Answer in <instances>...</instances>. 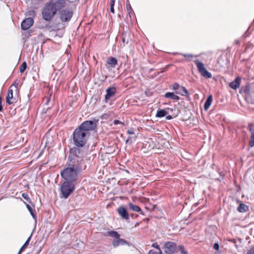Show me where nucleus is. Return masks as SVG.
<instances>
[{"instance_id": "1", "label": "nucleus", "mask_w": 254, "mask_h": 254, "mask_svg": "<svg viewBox=\"0 0 254 254\" xmlns=\"http://www.w3.org/2000/svg\"><path fill=\"white\" fill-rule=\"evenodd\" d=\"M68 160V166L79 173L86 168L85 160L80 150L77 147H74L70 149Z\"/></svg>"}, {"instance_id": "2", "label": "nucleus", "mask_w": 254, "mask_h": 254, "mask_svg": "<svg viewBox=\"0 0 254 254\" xmlns=\"http://www.w3.org/2000/svg\"><path fill=\"white\" fill-rule=\"evenodd\" d=\"M72 135L73 144L75 145V147L79 148L85 145L90 133L81 130L77 127L74 129Z\"/></svg>"}, {"instance_id": "3", "label": "nucleus", "mask_w": 254, "mask_h": 254, "mask_svg": "<svg viewBox=\"0 0 254 254\" xmlns=\"http://www.w3.org/2000/svg\"><path fill=\"white\" fill-rule=\"evenodd\" d=\"M59 6V1L47 3L42 11L43 19L47 21H51L56 14Z\"/></svg>"}, {"instance_id": "4", "label": "nucleus", "mask_w": 254, "mask_h": 254, "mask_svg": "<svg viewBox=\"0 0 254 254\" xmlns=\"http://www.w3.org/2000/svg\"><path fill=\"white\" fill-rule=\"evenodd\" d=\"M79 173V172L68 166V167L61 172V175L65 181L74 182L76 181L77 176Z\"/></svg>"}, {"instance_id": "5", "label": "nucleus", "mask_w": 254, "mask_h": 254, "mask_svg": "<svg viewBox=\"0 0 254 254\" xmlns=\"http://www.w3.org/2000/svg\"><path fill=\"white\" fill-rule=\"evenodd\" d=\"M74 190V185L73 182L64 181L61 187V191L63 197L65 198H67Z\"/></svg>"}, {"instance_id": "6", "label": "nucleus", "mask_w": 254, "mask_h": 254, "mask_svg": "<svg viewBox=\"0 0 254 254\" xmlns=\"http://www.w3.org/2000/svg\"><path fill=\"white\" fill-rule=\"evenodd\" d=\"M73 10L71 8L62 9L60 12V18L64 23H68L73 16Z\"/></svg>"}, {"instance_id": "7", "label": "nucleus", "mask_w": 254, "mask_h": 254, "mask_svg": "<svg viewBox=\"0 0 254 254\" xmlns=\"http://www.w3.org/2000/svg\"><path fill=\"white\" fill-rule=\"evenodd\" d=\"M96 126V122L93 121H86L83 122L78 128L87 133H90V131L94 130Z\"/></svg>"}, {"instance_id": "8", "label": "nucleus", "mask_w": 254, "mask_h": 254, "mask_svg": "<svg viewBox=\"0 0 254 254\" xmlns=\"http://www.w3.org/2000/svg\"><path fill=\"white\" fill-rule=\"evenodd\" d=\"M194 63L197 66L199 72L202 76L206 78H210L212 77L211 73L206 69L204 64L202 62L198 60H195Z\"/></svg>"}, {"instance_id": "9", "label": "nucleus", "mask_w": 254, "mask_h": 254, "mask_svg": "<svg viewBox=\"0 0 254 254\" xmlns=\"http://www.w3.org/2000/svg\"><path fill=\"white\" fill-rule=\"evenodd\" d=\"M176 249V244L173 242H167L164 245V252L167 254H172Z\"/></svg>"}, {"instance_id": "10", "label": "nucleus", "mask_w": 254, "mask_h": 254, "mask_svg": "<svg viewBox=\"0 0 254 254\" xmlns=\"http://www.w3.org/2000/svg\"><path fill=\"white\" fill-rule=\"evenodd\" d=\"M34 23V20L32 17H28L23 20L21 24V29L26 30L29 29Z\"/></svg>"}, {"instance_id": "11", "label": "nucleus", "mask_w": 254, "mask_h": 254, "mask_svg": "<svg viewBox=\"0 0 254 254\" xmlns=\"http://www.w3.org/2000/svg\"><path fill=\"white\" fill-rule=\"evenodd\" d=\"M13 87H14L15 89L17 90V83H16L15 82L14 83L10 86V87H9V88L8 89V94L6 97V102L9 105L12 104V103L13 102V101H11V100L13 99V90L12 89V88Z\"/></svg>"}, {"instance_id": "12", "label": "nucleus", "mask_w": 254, "mask_h": 254, "mask_svg": "<svg viewBox=\"0 0 254 254\" xmlns=\"http://www.w3.org/2000/svg\"><path fill=\"white\" fill-rule=\"evenodd\" d=\"M116 92V88L114 87H111L106 89V94L105 97V101L108 102L109 100L113 97Z\"/></svg>"}, {"instance_id": "13", "label": "nucleus", "mask_w": 254, "mask_h": 254, "mask_svg": "<svg viewBox=\"0 0 254 254\" xmlns=\"http://www.w3.org/2000/svg\"><path fill=\"white\" fill-rule=\"evenodd\" d=\"M117 211L122 218L126 220L129 219V215L127 211L124 206H119L117 209Z\"/></svg>"}, {"instance_id": "14", "label": "nucleus", "mask_w": 254, "mask_h": 254, "mask_svg": "<svg viewBox=\"0 0 254 254\" xmlns=\"http://www.w3.org/2000/svg\"><path fill=\"white\" fill-rule=\"evenodd\" d=\"M113 246L114 247H117L119 245H129V243L127 242L126 240L123 239H121L120 237L117 239H115L113 241L112 243Z\"/></svg>"}, {"instance_id": "15", "label": "nucleus", "mask_w": 254, "mask_h": 254, "mask_svg": "<svg viewBox=\"0 0 254 254\" xmlns=\"http://www.w3.org/2000/svg\"><path fill=\"white\" fill-rule=\"evenodd\" d=\"M249 128L252 134L251 138L249 144L251 147H253L254 146V124H249Z\"/></svg>"}, {"instance_id": "16", "label": "nucleus", "mask_w": 254, "mask_h": 254, "mask_svg": "<svg viewBox=\"0 0 254 254\" xmlns=\"http://www.w3.org/2000/svg\"><path fill=\"white\" fill-rule=\"evenodd\" d=\"M240 80L239 77H237L233 81L230 83L229 86L233 89H237L240 86Z\"/></svg>"}, {"instance_id": "17", "label": "nucleus", "mask_w": 254, "mask_h": 254, "mask_svg": "<svg viewBox=\"0 0 254 254\" xmlns=\"http://www.w3.org/2000/svg\"><path fill=\"white\" fill-rule=\"evenodd\" d=\"M118 61L115 58L109 57L107 60V64L111 67L114 68L117 64Z\"/></svg>"}, {"instance_id": "18", "label": "nucleus", "mask_w": 254, "mask_h": 254, "mask_svg": "<svg viewBox=\"0 0 254 254\" xmlns=\"http://www.w3.org/2000/svg\"><path fill=\"white\" fill-rule=\"evenodd\" d=\"M128 205L129 208L130 210L134 211L135 212H140V214H142V211H141L140 208L138 205H134V204H132V203H128Z\"/></svg>"}, {"instance_id": "19", "label": "nucleus", "mask_w": 254, "mask_h": 254, "mask_svg": "<svg viewBox=\"0 0 254 254\" xmlns=\"http://www.w3.org/2000/svg\"><path fill=\"white\" fill-rule=\"evenodd\" d=\"M164 97L166 98H170L175 100H179L180 99L178 96L175 95L173 92H167L165 93Z\"/></svg>"}, {"instance_id": "20", "label": "nucleus", "mask_w": 254, "mask_h": 254, "mask_svg": "<svg viewBox=\"0 0 254 254\" xmlns=\"http://www.w3.org/2000/svg\"><path fill=\"white\" fill-rule=\"evenodd\" d=\"M168 112L165 109H161L157 111L156 114V117L162 118L166 116Z\"/></svg>"}, {"instance_id": "21", "label": "nucleus", "mask_w": 254, "mask_h": 254, "mask_svg": "<svg viewBox=\"0 0 254 254\" xmlns=\"http://www.w3.org/2000/svg\"><path fill=\"white\" fill-rule=\"evenodd\" d=\"M212 101V96L211 95H209L207 98L205 103H204V109L205 110H207L210 107L211 103Z\"/></svg>"}, {"instance_id": "22", "label": "nucleus", "mask_w": 254, "mask_h": 254, "mask_svg": "<svg viewBox=\"0 0 254 254\" xmlns=\"http://www.w3.org/2000/svg\"><path fill=\"white\" fill-rule=\"evenodd\" d=\"M127 9L128 14V15L130 17V19H132V17H133L134 16V12L131 8V6L130 4L128 3V4H127Z\"/></svg>"}, {"instance_id": "23", "label": "nucleus", "mask_w": 254, "mask_h": 254, "mask_svg": "<svg viewBox=\"0 0 254 254\" xmlns=\"http://www.w3.org/2000/svg\"><path fill=\"white\" fill-rule=\"evenodd\" d=\"M36 11L34 9H30L26 11L25 15L29 17H32L33 19L36 16Z\"/></svg>"}, {"instance_id": "24", "label": "nucleus", "mask_w": 254, "mask_h": 254, "mask_svg": "<svg viewBox=\"0 0 254 254\" xmlns=\"http://www.w3.org/2000/svg\"><path fill=\"white\" fill-rule=\"evenodd\" d=\"M248 209V206L244 203H241L237 208V210L240 212H245Z\"/></svg>"}, {"instance_id": "25", "label": "nucleus", "mask_w": 254, "mask_h": 254, "mask_svg": "<svg viewBox=\"0 0 254 254\" xmlns=\"http://www.w3.org/2000/svg\"><path fill=\"white\" fill-rule=\"evenodd\" d=\"M46 28L47 30L49 31H56L58 30V29L54 25L51 24H46L45 26L44 27Z\"/></svg>"}, {"instance_id": "26", "label": "nucleus", "mask_w": 254, "mask_h": 254, "mask_svg": "<svg viewBox=\"0 0 254 254\" xmlns=\"http://www.w3.org/2000/svg\"><path fill=\"white\" fill-rule=\"evenodd\" d=\"M110 236L116 238L117 239L120 236V234L118 233L116 231H111L108 232Z\"/></svg>"}, {"instance_id": "27", "label": "nucleus", "mask_w": 254, "mask_h": 254, "mask_svg": "<svg viewBox=\"0 0 254 254\" xmlns=\"http://www.w3.org/2000/svg\"><path fill=\"white\" fill-rule=\"evenodd\" d=\"M26 207L28 209V210H29V211L30 212L31 215H32V217L34 219H36V214L34 212V211L33 210L32 207L28 204H26Z\"/></svg>"}, {"instance_id": "28", "label": "nucleus", "mask_w": 254, "mask_h": 254, "mask_svg": "<svg viewBox=\"0 0 254 254\" xmlns=\"http://www.w3.org/2000/svg\"><path fill=\"white\" fill-rule=\"evenodd\" d=\"M27 68V64L26 62H23L20 67V72L22 73Z\"/></svg>"}, {"instance_id": "29", "label": "nucleus", "mask_w": 254, "mask_h": 254, "mask_svg": "<svg viewBox=\"0 0 254 254\" xmlns=\"http://www.w3.org/2000/svg\"><path fill=\"white\" fill-rule=\"evenodd\" d=\"M30 240V238L29 237V238H28V239L27 240V241H26V242L24 243V244L23 245V246L21 248V249H20V250H19V252H18V253L17 254H20V253H21V252L24 250V248H25V247H26V246L28 245V243H29V242Z\"/></svg>"}, {"instance_id": "30", "label": "nucleus", "mask_w": 254, "mask_h": 254, "mask_svg": "<svg viewBox=\"0 0 254 254\" xmlns=\"http://www.w3.org/2000/svg\"><path fill=\"white\" fill-rule=\"evenodd\" d=\"M179 250L180 251L181 254H189L188 251L185 249L183 246H180L179 247Z\"/></svg>"}, {"instance_id": "31", "label": "nucleus", "mask_w": 254, "mask_h": 254, "mask_svg": "<svg viewBox=\"0 0 254 254\" xmlns=\"http://www.w3.org/2000/svg\"><path fill=\"white\" fill-rule=\"evenodd\" d=\"M148 254H162V251L161 250H159V251L151 250L149 251Z\"/></svg>"}, {"instance_id": "32", "label": "nucleus", "mask_w": 254, "mask_h": 254, "mask_svg": "<svg viewBox=\"0 0 254 254\" xmlns=\"http://www.w3.org/2000/svg\"><path fill=\"white\" fill-rule=\"evenodd\" d=\"M152 247L155 248L156 249H157V251H159V250H161L159 247V246L158 245V244L157 243H154L152 245Z\"/></svg>"}, {"instance_id": "33", "label": "nucleus", "mask_w": 254, "mask_h": 254, "mask_svg": "<svg viewBox=\"0 0 254 254\" xmlns=\"http://www.w3.org/2000/svg\"><path fill=\"white\" fill-rule=\"evenodd\" d=\"M22 196L23 197V198H24L26 200H28V199H29V197L28 194H27L26 193H22Z\"/></svg>"}, {"instance_id": "34", "label": "nucleus", "mask_w": 254, "mask_h": 254, "mask_svg": "<svg viewBox=\"0 0 254 254\" xmlns=\"http://www.w3.org/2000/svg\"><path fill=\"white\" fill-rule=\"evenodd\" d=\"M180 87V85L178 83H175L173 85V89H174V90H176V89H178L179 88V87Z\"/></svg>"}, {"instance_id": "35", "label": "nucleus", "mask_w": 254, "mask_h": 254, "mask_svg": "<svg viewBox=\"0 0 254 254\" xmlns=\"http://www.w3.org/2000/svg\"><path fill=\"white\" fill-rule=\"evenodd\" d=\"M213 248L216 251H218L219 249V245L218 243H215L213 245Z\"/></svg>"}, {"instance_id": "36", "label": "nucleus", "mask_w": 254, "mask_h": 254, "mask_svg": "<svg viewBox=\"0 0 254 254\" xmlns=\"http://www.w3.org/2000/svg\"><path fill=\"white\" fill-rule=\"evenodd\" d=\"M113 123L115 125H118L119 124H123V123L121 121L118 120H114Z\"/></svg>"}, {"instance_id": "37", "label": "nucleus", "mask_w": 254, "mask_h": 254, "mask_svg": "<svg viewBox=\"0 0 254 254\" xmlns=\"http://www.w3.org/2000/svg\"><path fill=\"white\" fill-rule=\"evenodd\" d=\"M247 254H254V246L248 252Z\"/></svg>"}, {"instance_id": "38", "label": "nucleus", "mask_w": 254, "mask_h": 254, "mask_svg": "<svg viewBox=\"0 0 254 254\" xmlns=\"http://www.w3.org/2000/svg\"><path fill=\"white\" fill-rule=\"evenodd\" d=\"M183 55L184 57L187 58H192L193 57V55L191 54H183Z\"/></svg>"}, {"instance_id": "39", "label": "nucleus", "mask_w": 254, "mask_h": 254, "mask_svg": "<svg viewBox=\"0 0 254 254\" xmlns=\"http://www.w3.org/2000/svg\"><path fill=\"white\" fill-rule=\"evenodd\" d=\"M56 1H59L60 2V6H63L64 5L65 3L64 0H56Z\"/></svg>"}, {"instance_id": "40", "label": "nucleus", "mask_w": 254, "mask_h": 254, "mask_svg": "<svg viewBox=\"0 0 254 254\" xmlns=\"http://www.w3.org/2000/svg\"><path fill=\"white\" fill-rule=\"evenodd\" d=\"M182 89L183 92L185 94L187 95L189 94L188 90L186 89V88L185 87L182 86Z\"/></svg>"}, {"instance_id": "41", "label": "nucleus", "mask_w": 254, "mask_h": 254, "mask_svg": "<svg viewBox=\"0 0 254 254\" xmlns=\"http://www.w3.org/2000/svg\"><path fill=\"white\" fill-rule=\"evenodd\" d=\"M127 133L129 134H133L134 133V131L132 129H128L127 131Z\"/></svg>"}, {"instance_id": "42", "label": "nucleus", "mask_w": 254, "mask_h": 254, "mask_svg": "<svg viewBox=\"0 0 254 254\" xmlns=\"http://www.w3.org/2000/svg\"><path fill=\"white\" fill-rule=\"evenodd\" d=\"M115 0H111L110 2V7H112V6H114Z\"/></svg>"}, {"instance_id": "43", "label": "nucleus", "mask_w": 254, "mask_h": 254, "mask_svg": "<svg viewBox=\"0 0 254 254\" xmlns=\"http://www.w3.org/2000/svg\"><path fill=\"white\" fill-rule=\"evenodd\" d=\"M2 109V99L1 97H0V111H1Z\"/></svg>"}, {"instance_id": "44", "label": "nucleus", "mask_w": 254, "mask_h": 254, "mask_svg": "<svg viewBox=\"0 0 254 254\" xmlns=\"http://www.w3.org/2000/svg\"><path fill=\"white\" fill-rule=\"evenodd\" d=\"M110 10H111V12L112 13H114V12H115V10H114V6L110 7Z\"/></svg>"}, {"instance_id": "45", "label": "nucleus", "mask_w": 254, "mask_h": 254, "mask_svg": "<svg viewBox=\"0 0 254 254\" xmlns=\"http://www.w3.org/2000/svg\"><path fill=\"white\" fill-rule=\"evenodd\" d=\"M172 116L170 115L167 116L166 117V119L168 120H171V119H172Z\"/></svg>"}, {"instance_id": "46", "label": "nucleus", "mask_w": 254, "mask_h": 254, "mask_svg": "<svg viewBox=\"0 0 254 254\" xmlns=\"http://www.w3.org/2000/svg\"><path fill=\"white\" fill-rule=\"evenodd\" d=\"M129 139H130V137H128V139L126 140V143H127L129 141Z\"/></svg>"}, {"instance_id": "47", "label": "nucleus", "mask_w": 254, "mask_h": 254, "mask_svg": "<svg viewBox=\"0 0 254 254\" xmlns=\"http://www.w3.org/2000/svg\"><path fill=\"white\" fill-rule=\"evenodd\" d=\"M47 103H46V104H48V102H49V101L50 99H48V98H47Z\"/></svg>"}, {"instance_id": "48", "label": "nucleus", "mask_w": 254, "mask_h": 254, "mask_svg": "<svg viewBox=\"0 0 254 254\" xmlns=\"http://www.w3.org/2000/svg\"><path fill=\"white\" fill-rule=\"evenodd\" d=\"M123 43L125 42V38H123Z\"/></svg>"}]
</instances>
